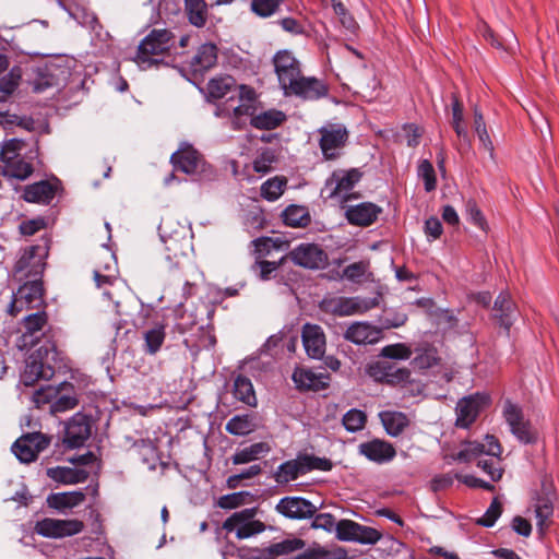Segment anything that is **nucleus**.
<instances>
[{
  "instance_id": "1",
  "label": "nucleus",
  "mask_w": 559,
  "mask_h": 559,
  "mask_svg": "<svg viewBox=\"0 0 559 559\" xmlns=\"http://www.w3.org/2000/svg\"><path fill=\"white\" fill-rule=\"evenodd\" d=\"M502 448L492 435H486L483 441L466 442L459 452L457 459L464 462H475L492 481H498L503 475Z\"/></svg>"
},
{
  "instance_id": "2",
  "label": "nucleus",
  "mask_w": 559,
  "mask_h": 559,
  "mask_svg": "<svg viewBox=\"0 0 559 559\" xmlns=\"http://www.w3.org/2000/svg\"><path fill=\"white\" fill-rule=\"evenodd\" d=\"M346 51L355 56V60H348L344 69V76L350 83L355 93L367 102L376 99L380 94V81L373 68L367 66L359 51L346 45Z\"/></svg>"
},
{
  "instance_id": "3",
  "label": "nucleus",
  "mask_w": 559,
  "mask_h": 559,
  "mask_svg": "<svg viewBox=\"0 0 559 559\" xmlns=\"http://www.w3.org/2000/svg\"><path fill=\"white\" fill-rule=\"evenodd\" d=\"M50 251L48 239L21 248L15 257L13 274L22 280H41Z\"/></svg>"
},
{
  "instance_id": "4",
  "label": "nucleus",
  "mask_w": 559,
  "mask_h": 559,
  "mask_svg": "<svg viewBox=\"0 0 559 559\" xmlns=\"http://www.w3.org/2000/svg\"><path fill=\"white\" fill-rule=\"evenodd\" d=\"M173 44L174 35L168 29H153L140 43L134 61L141 69H147L156 63L157 57L168 51Z\"/></svg>"
},
{
  "instance_id": "5",
  "label": "nucleus",
  "mask_w": 559,
  "mask_h": 559,
  "mask_svg": "<svg viewBox=\"0 0 559 559\" xmlns=\"http://www.w3.org/2000/svg\"><path fill=\"white\" fill-rule=\"evenodd\" d=\"M379 306V297H343L328 296L320 302V309L333 316L348 317L354 314H362Z\"/></svg>"
},
{
  "instance_id": "6",
  "label": "nucleus",
  "mask_w": 559,
  "mask_h": 559,
  "mask_svg": "<svg viewBox=\"0 0 559 559\" xmlns=\"http://www.w3.org/2000/svg\"><path fill=\"white\" fill-rule=\"evenodd\" d=\"M53 344H46L32 353L26 361L25 368L21 373V382L26 386L34 385L38 380H50L55 374L53 367L48 362L49 354H55Z\"/></svg>"
},
{
  "instance_id": "7",
  "label": "nucleus",
  "mask_w": 559,
  "mask_h": 559,
  "mask_svg": "<svg viewBox=\"0 0 559 559\" xmlns=\"http://www.w3.org/2000/svg\"><path fill=\"white\" fill-rule=\"evenodd\" d=\"M43 305V281L39 278L27 280L15 293H13L11 302L8 306V313L16 317L25 310L37 309Z\"/></svg>"
},
{
  "instance_id": "8",
  "label": "nucleus",
  "mask_w": 559,
  "mask_h": 559,
  "mask_svg": "<svg viewBox=\"0 0 559 559\" xmlns=\"http://www.w3.org/2000/svg\"><path fill=\"white\" fill-rule=\"evenodd\" d=\"M319 147L326 160L337 159L347 143L348 130L342 123L326 122L318 129Z\"/></svg>"
},
{
  "instance_id": "9",
  "label": "nucleus",
  "mask_w": 559,
  "mask_h": 559,
  "mask_svg": "<svg viewBox=\"0 0 559 559\" xmlns=\"http://www.w3.org/2000/svg\"><path fill=\"white\" fill-rule=\"evenodd\" d=\"M257 509L248 508L233 513L223 523V530L235 533L238 539H246L265 531V525L255 519Z\"/></svg>"
},
{
  "instance_id": "10",
  "label": "nucleus",
  "mask_w": 559,
  "mask_h": 559,
  "mask_svg": "<svg viewBox=\"0 0 559 559\" xmlns=\"http://www.w3.org/2000/svg\"><path fill=\"white\" fill-rule=\"evenodd\" d=\"M84 527V523L78 519L44 518L36 521L34 532L44 538L62 539L82 533Z\"/></svg>"
},
{
  "instance_id": "11",
  "label": "nucleus",
  "mask_w": 559,
  "mask_h": 559,
  "mask_svg": "<svg viewBox=\"0 0 559 559\" xmlns=\"http://www.w3.org/2000/svg\"><path fill=\"white\" fill-rule=\"evenodd\" d=\"M361 176V171L357 168L334 170L324 186L328 198L338 201L348 200L352 190L360 181Z\"/></svg>"
},
{
  "instance_id": "12",
  "label": "nucleus",
  "mask_w": 559,
  "mask_h": 559,
  "mask_svg": "<svg viewBox=\"0 0 559 559\" xmlns=\"http://www.w3.org/2000/svg\"><path fill=\"white\" fill-rule=\"evenodd\" d=\"M502 415L508 424L511 433L522 443H534L537 439L536 431L532 428L531 423L524 418L522 408L507 401L503 405Z\"/></svg>"
},
{
  "instance_id": "13",
  "label": "nucleus",
  "mask_w": 559,
  "mask_h": 559,
  "mask_svg": "<svg viewBox=\"0 0 559 559\" xmlns=\"http://www.w3.org/2000/svg\"><path fill=\"white\" fill-rule=\"evenodd\" d=\"M50 442L51 438L41 432H28L12 444V452L20 462L32 463L49 447Z\"/></svg>"
},
{
  "instance_id": "14",
  "label": "nucleus",
  "mask_w": 559,
  "mask_h": 559,
  "mask_svg": "<svg viewBox=\"0 0 559 559\" xmlns=\"http://www.w3.org/2000/svg\"><path fill=\"white\" fill-rule=\"evenodd\" d=\"M489 404L490 397L486 393H475L461 399L456 405V426L468 428Z\"/></svg>"
},
{
  "instance_id": "15",
  "label": "nucleus",
  "mask_w": 559,
  "mask_h": 559,
  "mask_svg": "<svg viewBox=\"0 0 559 559\" xmlns=\"http://www.w3.org/2000/svg\"><path fill=\"white\" fill-rule=\"evenodd\" d=\"M288 257L296 265L305 269L319 270L328 264L326 252L316 243H300Z\"/></svg>"
},
{
  "instance_id": "16",
  "label": "nucleus",
  "mask_w": 559,
  "mask_h": 559,
  "mask_svg": "<svg viewBox=\"0 0 559 559\" xmlns=\"http://www.w3.org/2000/svg\"><path fill=\"white\" fill-rule=\"evenodd\" d=\"M273 63L280 85L285 93L301 76L299 61L292 52L283 50L274 56Z\"/></svg>"
},
{
  "instance_id": "17",
  "label": "nucleus",
  "mask_w": 559,
  "mask_h": 559,
  "mask_svg": "<svg viewBox=\"0 0 559 559\" xmlns=\"http://www.w3.org/2000/svg\"><path fill=\"white\" fill-rule=\"evenodd\" d=\"M367 373L378 382L388 384H404L409 381L411 372L406 368H399L389 361H374L367 368Z\"/></svg>"
},
{
  "instance_id": "18",
  "label": "nucleus",
  "mask_w": 559,
  "mask_h": 559,
  "mask_svg": "<svg viewBox=\"0 0 559 559\" xmlns=\"http://www.w3.org/2000/svg\"><path fill=\"white\" fill-rule=\"evenodd\" d=\"M239 104L233 108L231 123L234 129H240L243 124L242 118H249L250 121L259 110V102L255 91L247 85H240L238 92Z\"/></svg>"
},
{
  "instance_id": "19",
  "label": "nucleus",
  "mask_w": 559,
  "mask_h": 559,
  "mask_svg": "<svg viewBox=\"0 0 559 559\" xmlns=\"http://www.w3.org/2000/svg\"><path fill=\"white\" fill-rule=\"evenodd\" d=\"M91 436V425L88 418L76 413L66 425L63 443L70 449L82 447Z\"/></svg>"
},
{
  "instance_id": "20",
  "label": "nucleus",
  "mask_w": 559,
  "mask_h": 559,
  "mask_svg": "<svg viewBox=\"0 0 559 559\" xmlns=\"http://www.w3.org/2000/svg\"><path fill=\"white\" fill-rule=\"evenodd\" d=\"M328 93L329 88L321 80L312 76H300L284 94L286 96L295 95L307 100H316L326 96Z\"/></svg>"
},
{
  "instance_id": "21",
  "label": "nucleus",
  "mask_w": 559,
  "mask_h": 559,
  "mask_svg": "<svg viewBox=\"0 0 559 559\" xmlns=\"http://www.w3.org/2000/svg\"><path fill=\"white\" fill-rule=\"evenodd\" d=\"M357 451L359 455L379 465L391 462L396 455L394 447L390 442L381 439L361 442Z\"/></svg>"
},
{
  "instance_id": "22",
  "label": "nucleus",
  "mask_w": 559,
  "mask_h": 559,
  "mask_svg": "<svg viewBox=\"0 0 559 559\" xmlns=\"http://www.w3.org/2000/svg\"><path fill=\"white\" fill-rule=\"evenodd\" d=\"M170 159L176 170L187 175L198 174L204 166L201 154L189 144L182 145L171 155Z\"/></svg>"
},
{
  "instance_id": "23",
  "label": "nucleus",
  "mask_w": 559,
  "mask_h": 559,
  "mask_svg": "<svg viewBox=\"0 0 559 559\" xmlns=\"http://www.w3.org/2000/svg\"><path fill=\"white\" fill-rule=\"evenodd\" d=\"M301 340L307 355L312 359H321L325 353V334L318 324L306 323L301 330Z\"/></svg>"
},
{
  "instance_id": "24",
  "label": "nucleus",
  "mask_w": 559,
  "mask_h": 559,
  "mask_svg": "<svg viewBox=\"0 0 559 559\" xmlns=\"http://www.w3.org/2000/svg\"><path fill=\"white\" fill-rule=\"evenodd\" d=\"M276 510L288 519L301 520L312 518L317 508L302 497H284L278 501Z\"/></svg>"
},
{
  "instance_id": "25",
  "label": "nucleus",
  "mask_w": 559,
  "mask_h": 559,
  "mask_svg": "<svg viewBox=\"0 0 559 559\" xmlns=\"http://www.w3.org/2000/svg\"><path fill=\"white\" fill-rule=\"evenodd\" d=\"M314 461L312 456L304 455L282 463L275 472L276 481L283 484L297 479L316 467Z\"/></svg>"
},
{
  "instance_id": "26",
  "label": "nucleus",
  "mask_w": 559,
  "mask_h": 559,
  "mask_svg": "<svg viewBox=\"0 0 559 559\" xmlns=\"http://www.w3.org/2000/svg\"><path fill=\"white\" fill-rule=\"evenodd\" d=\"M292 378L297 389L306 391L324 390L329 386L331 380L328 372H317L309 368H296Z\"/></svg>"
},
{
  "instance_id": "27",
  "label": "nucleus",
  "mask_w": 559,
  "mask_h": 559,
  "mask_svg": "<svg viewBox=\"0 0 559 559\" xmlns=\"http://www.w3.org/2000/svg\"><path fill=\"white\" fill-rule=\"evenodd\" d=\"M345 340L357 344H376L382 338V330L369 322H354L344 333Z\"/></svg>"
},
{
  "instance_id": "28",
  "label": "nucleus",
  "mask_w": 559,
  "mask_h": 559,
  "mask_svg": "<svg viewBox=\"0 0 559 559\" xmlns=\"http://www.w3.org/2000/svg\"><path fill=\"white\" fill-rule=\"evenodd\" d=\"M59 188L58 180H41L27 185L23 190V200L28 203L49 204Z\"/></svg>"
},
{
  "instance_id": "29",
  "label": "nucleus",
  "mask_w": 559,
  "mask_h": 559,
  "mask_svg": "<svg viewBox=\"0 0 559 559\" xmlns=\"http://www.w3.org/2000/svg\"><path fill=\"white\" fill-rule=\"evenodd\" d=\"M381 213V209L371 202H362L346 209L345 216L352 225L369 226Z\"/></svg>"
},
{
  "instance_id": "30",
  "label": "nucleus",
  "mask_w": 559,
  "mask_h": 559,
  "mask_svg": "<svg viewBox=\"0 0 559 559\" xmlns=\"http://www.w3.org/2000/svg\"><path fill=\"white\" fill-rule=\"evenodd\" d=\"M85 498V493L81 490L56 492L47 497V504L60 513H67V511L80 506Z\"/></svg>"
},
{
  "instance_id": "31",
  "label": "nucleus",
  "mask_w": 559,
  "mask_h": 559,
  "mask_svg": "<svg viewBox=\"0 0 559 559\" xmlns=\"http://www.w3.org/2000/svg\"><path fill=\"white\" fill-rule=\"evenodd\" d=\"M217 61V47L214 44L202 45L190 61L194 74H202L213 68Z\"/></svg>"
},
{
  "instance_id": "32",
  "label": "nucleus",
  "mask_w": 559,
  "mask_h": 559,
  "mask_svg": "<svg viewBox=\"0 0 559 559\" xmlns=\"http://www.w3.org/2000/svg\"><path fill=\"white\" fill-rule=\"evenodd\" d=\"M534 512L537 520V528L540 533H544L554 514V495L549 491L537 495L534 503Z\"/></svg>"
},
{
  "instance_id": "33",
  "label": "nucleus",
  "mask_w": 559,
  "mask_h": 559,
  "mask_svg": "<svg viewBox=\"0 0 559 559\" xmlns=\"http://www.w3.org/2000/svg\"><path fill=\"white\" fill-rule=\"evenodd\" d=\"M47 476L57 483L74 485L84 483L88 478V473L80 468L56 466L47 469Z\"/></svg>"
},
{
  "instance_id": "34",
  "label": "nucleus",
  "mask_w": 559,
  "mask_h": 559,
  "mask_svg": "<svg viewBox=\"0 0 559 559\" xmlns=\"http://www.w3.org/2000/svg\"><path fill=\"white\" fill-rule=\"evenodd\" d=\"M493 311L499 324L509 333L514 321L515 306L507 293L499 294L495 300Z\"/></svg>"
},
{
  "instance_id": "35",
  "label": "nucleus",
  "mask_w": 559,
  "mask_h": 559,
  "mask_svg": "<svg viewBox=\"0 0 559 559\" xmlns=\"http://www.w3.org/2000/svg\"><path fill=\"white\" fill-rule=\"evenodd\" d=\"M379 418L384 430L391 437L400 436L409 425L406 414L397 411H383L379 413Z\"/></svg>"
},
{
  "instance_id": "36",
  "label": "nucleus",
  "mask_w": 559,
  "mask_h": 559,
  "mask_svg": "<svg viewBox=\"0 0 559 559\" xmlns=\"http://www.w3.org/2000/svg\"><path fill=\"white\" fill-rule=\"evenodd\" d=\"M271 451V447L266 442H257L248 447L237 449L231 456L235 465L247 464L265 456Z\"/></svg>"
},
{
  "instance_id": "37",
  "label": "nucleus",
  "mask_w": 559,
  "mask_h": 559,
  "mask_svg": "<svg viewBox=\"0 0 559 559\" xmlns=\"http://www.w3.org/2000/svg\"><path fill=\"white\" fill-rule=\"evenodd\" d=\"M286 116L283 111L276 109H270L265 111H257L252 117L251 126L259 130H272L278 127Z\"/></svg>"
},
{
  "instance_id": "38",
  "label": "nucleus",
  "mask_w": 559,
  "mask_h": 559,
  "mask_svg": "<svg viewBox=\"0 0 559 559\" xmlns=\"http://www.w3.org/2000/svg\"><path fill=\"white\" fill-rule=\"evenodd\" d=\"M305 547V542L300 538H290L285 539L280 543L272 544L266 548L265 551L261 554V556L257 557V559H272L278 556L288 555L298 550H301Z\"/></svg>"
},
{
  "instance_id": "39",
  "label": "nucleus",
  "mask_w": 559,
  "mask_h": 559,
  "mask_svg": "<svg viewBox=\"0 0 559 559\" xmlns=\"http://www.w3.org/2000/svg\"><path fill=\"white\" fill-rule=\"evenodd\" d=\"M34 167L24 158L15 159L7 165H0V174L9 179L24 181L32 176Z\"/></svg>"
},
{
  "instance_id": "40",
  "label": "nucleus",
  "mask_w": 559,
  "mask_h": 559,
  "mask_svg": "<svg viewBox=\"0 0 559 559\" xmlns=\"http://www.w3.org/2000/svg\"><path fill=\"white\" fill-rule=\"evenodd\" d=\"M254 247L253 255L255 260H262L271 255L274 251L283 250L287 242L282 238L260 237L252 241Z\"/></svg>"
},
{
  "instance_id": "41",
  "label": "nucleus",
  "mask_w": 559,
  "mask_h": 559,
  "mask_svg": "<svg viewBox=\"0 0 559 559\" xmlns=\"http://www.w3.org/2000/svg\"><path fill=\"white\" fill-rule=\"evenodd\" d=\"M473 114H474L473 128H474L475 133L478 136L480 147L484 151L488 152L490 158H493L495 157V146H493L491 138L488 133L484 116L477 106L474 107Z\"/></svg>"
},
{
  "instance_id": "42",
  "label": "nucleus",
  "mask_w": 559,
  "mask_h": 559,
  "mask_svg": "<svg viewBox=\"0 0 559 559\" xmlns=\"http://www.w3.org/2000/svg\"><path fill=\"white\" fill-rule=\"evenodd\" d=\"M159 236L165 243L166 250L171 252L175 257L178 254H183V246L182 242H187V239L181 236L179 230L174 233H168V223L163 221L159 225Z\"/></svg>"
},
{
  "instance_id": "43",
  "label": "nucleus",
  "mask_w": 559,
  "mask_h": 559,
  "mask_svg": "<svg viewBox=\"0 0 559 559\" xmlns=\"http://www.w3.org/2000/svg\"><path fill=\"white\" fill-rule=\"evenodd\" d=\"M287 179L283 176H275L261 185L260 194L261 198L269 201H277L287 188Z\"/></svg>"
},
{
  "instance_id": "44",
  "label": "nucleus",
  "mask_w": 559,
  "mask_h": 559,
  "mask_svg": "<svg viewBox=\"0 0 559 559\" xmlns=\"http://www.w3.org/2000/svg\"><path fill=\"white\" fill-rule=\"evenodd\" d=\"M48 317L45 311H37L24 318L25 332L22 335L23 345H27L28 338H33L47 324Z\"/></svg>"
},
{
  "instance_id": "45",
  "label": "nucleus",
  "mask_w": 559,
  "mask_h": 559,
  "mask_svg": "<svg viewBox=\"0 0 559 559\" xmlns=\"http://www.w3.org/2000/svg\"><path fill=\"white\" fill-rule=\"evenodd\" d=\"M282 216L285 225L290 227H306L310 223L309 212L302 205L287 206Z\"/></svg>"
},
{
  "instance_id": "46",
  "label": "nucleus",
  "mask_w": 559,
  "mask_h": 559,
  "mask_svg": "<svg viewBox=\"0 0 559 559\" xmlns=\"http://www.w3.org/2000/svg\"><path fill=\"white\" fill-rule=\"evenodd\" d=\"M234 396L249 405V406H255L257 405V396L253 390V385L251 381L242 376H238L235 379L234 382Z\"/></svg>"
},
{
  "instance_id": "47",
  "label": "nucleus",
  "mask_w": 559,
  "mask_h": 559,
  "mask_svg": "<svg viewBox=\"0 0 559 559\" xmlns=\"http://www.w3.org/2000/svg\"><path fill=\"white\" fill-rule=\"evenodd\" d=\"M235 80L230 75H219L213 78L207 83V92L210 97L221 99L225 97L235 86Z\"/></svg>"
},
{
  "instance_id": "48",
  "label": "nucleus",
  "mask_w": 559,
  "mask_h": 559,
  "mask_svg": "<svg viewBox=\"0 0 559 559\" xmlns=\"http://www.w3.org/2000/svg\"><path fill=\"white\" fill-rule=\"evenodd\" d=\"M25 143L20 139H9L4 140L1 143L0 147V163L1 165H7L15 159L21 158V151L23 150Z\"/></svg>"
},
{
  "instance_id": "49",
  "label": "nucleus",
  "mask_w": 559,
  "mask_h": 559,
  "mask_svg": "<svg viewBox=\"0 0 559 559\" xmlns=\"http://www.w3.org/2000/svg\"><path fill=\"white\" fill-rule=\"evenodd\" d=\"M186 11L189 21L197 27H202L206 23V3L204 0H186Z\"/></svg>"
},
{
  "instance_id": "50",
  "label": "nucleus",
  "mask_w": 559,
  "mask_h": 559,
  "mask_svg": "<svg viewBox=\"0 0 559 559\" xmlns=\"http://www.w3.org/2000/svg\"><path fill=\"white\" fill-rule=\"evenodd\" d=\"M253 429L254 424L249 415H236L226 424V430L234 436H246Z\"/></svg>"
},
{
  "instance_id": "51",
  "label": "nucleus",
  "mask_w": 559,
  "mask_h": 559,
  "mask_svg": "<svg viewBox=\"0 0 559 559\" xmlns=\"http://www.w3.org/2000/svg\"><path fill=\"white\" fill-rule=\"evenodd\" d=\"M483 36L492 46H496L499 49H503V50H508V51L513 50L518 44L514 33L510 29L507 31V34L503 38L498 39L497 36L495 35V33L489 27L484 25Z\"/></svg>"
},
{
  "instance_id": "52",
  "label": "nucleus",
  "mask_w": 559,
  "mask_h": 559,
  "mask_svg": "<svg viewBox=\"0 0 559 559\" xmlns=\"http://www.w3.org/2000/svg\"><path fill=\"white\" fill-rule=\"evenodd\" d=\"M342 423L348 432H357L365 428L367 415L361 409L352 408L343 416Z\"/></svg>"
},
{
  "instance_id": "53",
  "label": "nucleus",
  "mask_w": 559,
  "mask_h": 559,
  "mask_svg": "<svg viewBox=\"0 0 559 559\" xmlns=\"http://www.w3.org/2000/svg\"><path fill=\"white\" fill-rule=\"evenodd\" d=\"M440 362V357L436 348H424L421 349L412 360V365L415 369L426 370L432 368Z\"/></svg>"
},
{
  "instance_id": "54",
  "label": "nucleus",
  "mask_w": 559,
  "mask_h": 559,
  "mask_svg": "<svg viewBox=\"0 0 559 559\" xmlns=\"http://www.w3.org/2000/svg\"><path fill=\"white\" fill-rule=\"evenodd\" d=\"M165 328L163 325L154 326L144 333L145 350L150 354H156L165 341Z\"/></svg>"
},
{
  "instance_id": "55",
  "label": "nucleus",
  "mask_w": 559,
  "mask_h": 559,
  "mask_svg": "<svg viewBox=\"0 0 559 559\" xmlns=\"http://www.w3.org/2000/svg\"><path fill=\"white\" fill-rule=\"evenodd\" d=\"M452 127L459 138L467 140L468 131L464 124L463 106L455 96L452 100Z\"/></svg>"
},
{
  "instance_id": "56",
  "label": "nucleus",
  "mask_w": 559,
  "mask_h": 559,
  "mask_svg": "<svg viewBox=\"0 0 559 559\" xmlns=\"http://www.w3.org/2000/svg\"><path fill=\"white\" fill-rule=\"evenodd\" d=\"M276 156L273 150L266 147L259 152L252 162L253 170L258 174L265 175L272 170Z\"/></svg>"
},
{
  "instance_id": "57",
  "label": "nucleus",
  "mask_w": 559,
  "mask_h": 559,
  "mask_svg": "<svg viewBox=\"0 0 559 559\" xmlns=\"http://www.w3.org/2000/svg\"><path fill=\"white\" fill-rule=\"evenodd\" d=\"M417 175L424 180L425 190L431 192L437 187L435 168L430 160L421 159L418 164Z\"/></svg>"
},
{
  "instance_id": "58",
  "label": "nucleus",
  "mask_w": 559,
  "mask_h": 559,
  "mask_svg": "<svg viewBox=\"0 0 559 559\" xmlns=\"http://www.w3.org/2000/svg\"><path fill=\"white\" fill-rule=\"evenodd\" d=\"M380 356L388 359L406 360L412 356V349L404 343L391 344L381 349Z\"/></svg>"
},
{
  "instance_id": "59",
  "label": "nucleus",
  "mask_w": 559,
  "mask_h": 559,
  "mask_svg": "<svg viewBox=\"0 0 559 559\" xmlns=\"http://www.w3.org/2000/svg\"><path fill=\"white\" fill-rule=\"evenodd\" d=\"M369 264L365 261H359L347 265L343 270L342 277L353 283H360L368 271Z\"/></svg>"
},
{
  "instance_id": "60",
  "label": "nucleus",
  "mask_w": 559,
  "mask_h": 559,
  "mask_svg": "<svg viewBox=\"0 0 559 559\" xmlns=\"http://www.w3.org/2000/svg\"><path fill=\"white\" fill-rule=\"evenodd\" d=\"M104 270L105 273L99 267L94 270V281L98 288L111 286L117 281V271L112 264L107 263Z\"/></svg>"
},
{
  "instance_id": "61",
  "label": "nucleus",
  "mask_w": 559,
  "mask_h": 559,
  "mask_svg": "<svg viewBox=\"0 0 559 559\" xmlns=\"http://www.w3.org/2000/svg\"><path fill=\"white\" fill-rule=\"evenodd\" d=\"M282 0H252L251 9L257 15L267 17L276 12Z\"/></svg>"
},
{
  "instance_id": "62",
  "label": "nucleus",
  "mask_w": 559,
  "mask_h": 559,
  "mask_svg": "<svg viewBox=\"0 0 559 559\" xmlns=\"http://www.w3.org/2000/svg\"><path fill=\"white\" fill-rule=\"evenodd\" d=\"M356 530H358V523L352 520H341L335 528L336 537L344 542H355Z\"/></svg>"
},
{
  "instance_id": "63",
  "label": "nucleus",
  "mask_w": 559,
  "mask_h": 559,
  "mask_svg": "<svg viewBox=\"0 0 559 559\" xmlns=\"http://www.w3.org/2000/svg\"><path fill=\"white\" fill-rule=\"evenodd\" d=\"M466 215L471 223L478 227L479 229L486 231L487 230V222L485 216L483 215L480 209L477 206L476 202L473 200H468L466 203Z\"/></svg>"
},
{
  "instance_id": "64",
  "label": "nucleus",
  "mask_w": 559,
  "mask_h": 559,
  "mask_svg": "<svg viewBox=\"0 0 559 559\" xmlns=\"http://www.w3.org/2000/svg\"><path fill=\"white\" fill-rule=\"evenodd\" d=\"M58 394H59L58 388L52 386V385H46V386L38 389L34 393L33 401L38 407L44 404L51 405Z\"/></svg>"
}]
</instances>
